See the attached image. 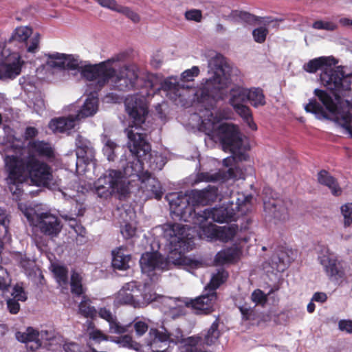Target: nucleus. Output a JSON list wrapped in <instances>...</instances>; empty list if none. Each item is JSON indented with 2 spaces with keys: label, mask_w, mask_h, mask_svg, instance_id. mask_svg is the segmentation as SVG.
I'll return each instance as SVG.
<instances>
[{
  "label": "nucleus",
  "mask_w": 352,
  "mask_h": 352,
  "mask_svg": "<svg viewBox=\"0 0 352 352\" xmlns=\"http://www.w3.org/2000/svg\"><path fill=\"white\" fill-rule=\"evenodd\" d=\"M208 68V77L202 79L200 87L196 91L179 84L176 78L169 77L162 80L157 74H148L146 77L144 86L153 91L152 93L146 92V95H153L155 91L162 89L167 91L172 100L185 105L189 100L186 94L191 91L193 100L206 109L200 129L212 138H218L224 149L229 150L234 155L223 160V164L228 167L232 166L236 160H246V155L240 151L243 144V138L235 125L221 123L222 120L229 118V111L226 109L215 110L214 107L217 101L223 98V91L230 85L231 76L234 72H236V69H234L219 54L209 59Z\"/></svg>",
  "instance_id": "obj_1"
},
{
  "label": "nucleus",
  "mask_w": 352,
  "mask_h": 352,
  "mask_svg": "<svg viewBox=\"0 0 352 352\" xmlns=\"http://www.w3.org/2000/svg\"><path fill=\"white\" fill-rule=\"evenodd\" d=\"M125 107L129 116L133 119V124L126 130L129 138L128 147L134 159L124 167L126 177L135 175L141 181L140 188L146 192V197L154 196L160 199L162 195L161 184L155 178L146 171H143V164L140 158L148 157L151 168L161 170L163 164L156 162L160 156H153L151 153V148L146 140V134L142 133V124L144 123L148 113L147 102L144 94L131 96L125 100Z\"/></svg>",
  "instance_id": "obj_2"
},
{
  "label": "nucleus",
  "mask_w": 352,
  "mask_h": 352,
  "mask_svg": "<svg viewBox=\"0 0 352 352\" xmlns=\"http://www.w3.org/2000/svg\"><path fill=\"white\" fill-rule=\"evenodd\" d=\"M163 237L168 245L169 253L166 259L157 253L143 254L140 264L142 272L151 276L155 270H168L170 265L200 268L204 266L201 260L186 257L184 253L192 249L194 245L189 236V228L180 223H167L162 227Z\"/></svg>",
  "instance_id": "obj_3"
},
{
  "label": "nucleus",
  "mask_w": 352,
  "mask_h": 352,
  "mask_svg": "<svg viewBox=\"0 0 352 352\" xmlns=\"http://www.w3.org/2000/svg\"><path fill=\"white\" fill-rule=\"evenodd\" d=\"M335 65L336 63L333 58L321 56L309 60L303 65V69L309 73H315L318 70H321L320 82L324 87L335 94V98L333 99L324 91L323 92L330 97L333 104L338 107V110H341L340 103L346 100H342L340 96L352 97V74L344 75L342 69L340 67H336ZM316 91H318V89H315L314 93L325 107L326 111L316 100H310L305 107V111L316 114L318 118H323L333 120L328 117L329 116V110L316 94ZM318 91H320V89H318Z\"/></svg>",
  "instance_id": "obj_4"
},
{
  "label": "nucleus",
  "mask_w": 352,
  "mask_h": 352,
  "mask_svg": "<svg viewBox=\"0 0 352 352\" xmlns=\"http://www.w3.org/2000/svg\"><path fill=\"white\" fill-rule=\"evenodd\" d=\"M5 162L8 173L7 182L10 185L22 184L30 177L38 186L56 189L60 186V179L54 177L51 168L34 155H30L25 158L18 155H7Z\"/></svg>",
  "instance_id": "obj_5"
},
{
  "label": "nucleus",
  "mask_w": 352,
  "mask_h": 352,
  "mask_svg": "<svg viewBox=\"0 0 352 352\" xmlns=\"http://www.w3.org/2000/svg\"><path fill=\"white\" fill-rule=\"evenodd\" d=\"M118 60V57H113L98 64H93L102 66V72L88 80L95 82L96 89H101L109 82H111L113 89L119 91H129L135 87L138 78L137 67L134 65H126L116 71L111 64Z\"/></svg>",
  "instance_id": "obj_6"
},
{
  "label": "nucleus",
  "mask_w": 352,
  "mask_h": 352,
  "mask_svg": "<svg viewBox=\"0 0 352 352\" xmlns=\"http://www.w3.org/2000/svg\"><path fill=\"white\" fill-rule=\"evenodd\" d=\"M252 197L237 193L231 197V200L223 206L211 209H205L199 214L201 221L211 219L219 223L235 221L239 215L248 213L252 209Z\"/></svg>",
  "instance_id": "obj_7"
},
{
  "label": "nucleus",
  "mask_w": 352,
  "mask_h": 352,
  "mask_svg": "<svg viewBox=\"0 0 352 352\" xmlns=\"http://www.w3.org/2000/svg\"><path fill=\"white\" fill-rule=\"evenodd\" d=\"M46 64L52 68L69 69L72 75L80 76L88 80L95 74L102 72L101 65H93L89 62L82 60L78 56L73 54H61L58 52L48 54Z\"/></svg>",
  "instance_id": "obj_8"
},
{
  "label": "nucleus",
  "mask_w": 352,
  "mask_h": 352,
  "mask_svg": "<svg viewBox=\"0 0 352 352\" xmlns=\"http://www.w3.org/2000/svg\"><path fill=\"white\" fill-rule=\"evenodd\" d=\"M124 173L110 169L94 184V192L101 198L107 199L113 193L124 194L128 188Z\"/></svg>",
  "instance_id": "obj_9"
},
{
  "label": "nucleus",
  "mask_w": 352,
  "mask_h": 352,
  "mask_svg": "<svg viewBox=\"0 0 352 352\" xmlns=\"http://www.w3.org/2000/svg\"><path fill=\"white\" fill-rule=\"evenodd\" d=\"M228 273L224 270H219L214 274L205 289L207 293L194 300H188L185 302L186 307L191 306L198 314H208L213 311L214 304L217 299L215 289L219 287L227 278Z\"/></svg>",
  "instance_id": "obj_10"
},
{
  "label": "nucleus",
  "mask_w": 352,
  "mask_h": 352,
  "mask_svg": "<svg viewBox=\"0 0 352 352\" xmlns=\"http://www.w3.org/2000/svg\"><path fill=\"white\" fill-rule=\"evenodd\" d=\"M316 94L329 110L328 117L352 135V104L349 100L342 102L340 106L341 110H338V107L324 92L318 90Z\"/></svg>",
  "instance_id": "obj_11"
},
{
  "label": "nucleus",
  "mask_w": 352,
  "mask_h": 352,
  "mask_svg": "<svg viewBox=\"0 0 352 352\" xmlns=\"http://www.w3.org/2000/svg\"><path fill=\"white\" fill-rule=\"evenodd\" d=\"M24 214L31 226L37 227L45 235L56 236L61 230L60 221L50 212L30 208L25 210Z\"/></svg>",
  "instance_id": "obj_12"
},
{
  "label": "nucleus",
  "mask_w": 352,
  "mask_h": 352,
  "mask_svg": "<svg viewBox=\"0 0 352 352\" xmlns=\"http://www.w3.org/2000/svg\"><path fill=\"white\" fill-rule=\"evenodd\" d=\"M318 261L322 266L327 276L333 280H338L344 276V270L337 255L327 247H322Z\"/></svg>",
  "instance_id": "obj_13"
},
{
  "label": "nucleus",
  "mask_w": 352,
  "mask_h": 352,
  "mask_svg": "<svg viewBox=\"0 0 352 352\" xmlns=\"http://www.w3.org/2000/svg\"><path fill=\"white\" fill-rule=\"evenodd\" d=\"M166 198L169 203L171 212L185 221H188V218L192 219L194 212H196L191 206L190 192L188 194L170 193Z\"/></svg>",
  "instance_id": "obj_14"
},
{
  "label": "nucleus",
  "mask_w": 352,
  "mask_h": 352,
  "mask_svg": "<svg viewBox=\"0 0 352 352\" xmlns=\"http://www.w3.org/2000/svg\"><path fill=\"white\" fill-rule=\"evenodd\" d=\"M141 294L142 290L138 287L136 282H130L125 284L118 292L116 302L119 305H130L134 307H140Z\"/></svg>",
  "instance_id": "obj_15"
},
{
  "label": "nucleus",
  "mask_w": 352,
  "mask_h": 352,
  "mask_svg": "<svg viewBox=\"0 0 352 352\" xmlns=\"http://www.w3.org/2000/svg\"><path fill=\"white\" fill-rule=\"evenodd\" d=\"M46 334V331H42L39 333L33 328L29 327L23 332H16V338L19 342L25 343L28 349L34 351L42 345L44 336Z\"/></svg>",
  "instance_id": "obj_16"
},
{
  "label": "nucleus",
  "mask_w": 352,
  "mask_h": 352,
  "mask_svg": "<svg viewBox=\"0 0 352 352\" xmlns=\"http://www.w3.org/2000/svg\"><path fill=\"white\" fill-rule=\"evenodd\" d=\"M76 157L78 160L76 162L77 167L80 162L88 164L94 160L96 152L90 141L82 135H78L76 138Z\"/></svg>",
  "instance_id": "obj_17"
},
{
  "label": "nucleus",
  "mask_w": 352,
  "mask_h": 352,
  "mask_svg": "<svg viewBox=\"0 0 352 352\" xmlns=\"http://www.w3.org/2000/svg\"><path fill=\"white\" fill-rule=\"evenodd\" d=\"M218 196V190L214 186H208L202 190H194L190 192L192 206L207 205L216 201Z\"/></svg>",
  "instance_id": "obj_18"
},
{
  "label": "nucleus",
  "mask_w": 352,
  "mask_h": 352,
  "mask_svg": "<svg viewBox=\"0 0 352 352\" xmlns=\"http://www.w3.org/2000/svg\"><path fill=\"white\" fill-rule=\"evenodd\" d=\"M199 214H201V212H194V216L192 218L193 223L198 225L199 227L198 231L199 238L206 239L208 241L216 239L219 226L212 224L211 222L208 223V220L201 221V218H199Z\"/></svg>",
  "instance_id": "obj_19"
},
{
  "label": "nucleus",
  "mask_w": 352,
  "mask_h": 352,
  "mask_svg": "<svg viewBox=\"0 0 352 352\" xmlns=\"http://www.w3.org/2000/svg\"><path fill=\"white\" fill-rule=\"evenodd\" d=\"M264 210L270 217L279 220H285L288 217L285 204L280 199L265 201Z\"/></svg>",
  "instance_id": "obj_20"
},
{
  "label": "nucleus",
  "mask_w": 352,
  "mask_h": 352,
  "mask_svg": "<svg viewBox=\"0 0 352 352\" xmlns=\"http://www.w3.org/2000/svg\"><path fill=\"white\" fill-rule=\"evenodd\" d=\"M78 122L76 116L60 117L52 120L49 124V127L54 132H67L74 129Z\"/></svg>",
  "instance_id": "obj_21"
},
{
  "label": "nucleus",
  "mask_w": 352,
  "mask_h": 352,
  "mask_svg": "<svg viewBox=\"0 0 352 352\" xmlns=\"http://www.w3.org/2000/svg\"><path fill=\"white\" fill-rule=\"evenodd\" d=\"M98 314L100 318L109 322L111 333L122 334L127 331L129 326L121 325L109 309L101 308L98 311Z\"/></svg>",
  "instance_id": "obj_22"
},
{
  "label": "nucleus",
  "mask_w": 352,
  "mask_h": 352,
  "mask_svg": "<svg viewBox=\"0 0 352 352\" xmlns=\"http://www.w3.org/2000/svg\"><path fill=\"white\" fill-rule=\"evenodd\" d=\"M112 265L114 268L120 270H125L129 267L131 261V256L126 252V249L123 247L118 248L113 251Z\"/></svg>",
  "instance_id": "obj_23"
},
{
  "label": "nucleus",
  "mask_w": 352,
  "mask_h": 352,
  "mask_svg": "<svg viewBox=\"0 0 352 352\" xmlns=\"http://www.w3.org/2000/svg\"><path fill=\"white\" fill-rule=\"evenodd\" d=\"M98 109V100L97 97L90 96L87 98L83 105L78 111L76 117L78 121L87 117L93 116Z\"/></svg>",
  "instance_id": "obj_24"
},
{
  "label": "nucleus",
  "mask_w": 352,
  "mask_h": 352,
  "mask_svg": "<svg viewBox=\"0 0 352 352\" xmlns=\"http://www.w3.org/2000/svg\"><path fill=\"white\" fill-rule=\"evenodd\" d=\"M34 34L33 30L29 26L17 27L6 42L5 47L8 48L7 47L15 42H18L22 45Z\"/></svg>",
  "instance_id": "obj_25"
},
{
  "label": "nucleus",
  "mask_w": 352,
  "mask_h": 352,
  "mask_svg": "<svg viewBox=\"0 0 352 352\" xmlns=\"http://www.w3.org/2000/svg\"><path fill=\"white\" fill-rule=\"evenodd\" d=\"M225 19L230 22L236 23L254 24L260 21V19L249 12L233 10L228 15L225 16Z\"/></svg>",
  "instance_id": "obj_26"
},
{
  "label": "nucleus",
  "mask_w": 352,
  "mask_h": 352,
  "mask_svg": "<svg viewBox=\"0 0 352 352\" xmlns=\"http://www.w3.org/2000/svg\"><path fill=\"white\" fill-rule=\"evenodd\" d=\"M30 151L33 154H36L40 157L52 158L54 157V151L52 146L47 142L39 140L30 142Z\"/></svg>",
  "instance_id": "obj_27"
},
{
  "label": "nucleus",
  "mask_w": 352,
  "mask_h": 352,
  "mask_svg": "<svg viewBox=\"0 0 352 352\" xmlns=\"http://www.w3.org/2000/svg\"><path fill=\"white\" fill-rule=\"evenodd\" d=\"M318 182L320 184L327 186L333 195L338 196L342 192L335 178L324 170H322L318 173Z\"/></svg>",
  "instance_id": "obj_28"
},
{
  "label": "nucleus",
  "mask_w": 352,
  "mask_h": 352,
  "mask_svg": "<svg viewBox=\"0 0 352 352\" xmlns=\"http://www.w3.org/2000/svg\"><path fill=\"white\" fill-rule=\"evenodd\" d=\"M248 89L235 87L230 90V104L232 107H235L248 101Z\"/></svg>",
  "instance_id": "obj_29"
},
{
  "label": "nucleus",
  "mask_w": 352,
  "mask_h": 352,
  "mask_svg": "<svg viewBox=\"0 0 352 352\" xmlns=\"http://www.w3.org/2000/svg\"><path fill=\"white\" fill-rule=\"evenodd\" d=\"M142 290L140 298H141V307L148 304L154 300H161L162 296L157 295L154 292V287L152 284L145 283L142 287H139Z\"/></svg>",
  "instance_id": "obj_30"
},
{
  "label": "nucleus",
  "mask_w": 352,
  "mask_h": 352,
  "mask_svg": "<svg viewBox=\"0 0 352 352\" xmlns=\"http://www.w3.org/2000/svg\"><path fill=\"white\" fill-rule=\"evenodd\" d=\"M110 341L116 343L120 347L127 348L139 351L141 345L134 341L129 335H124L119 337H112Z\"/></svg>",
  "instance_id": "obj_31"
},
{
  "label": "nucleus",
  "mask_w": 352,
  "mask_h": 352,
  "mask_svg": "<svg viewBox=\"0 0 352 352\" xmlns=\"http://www.w3.org/2000/svg\"><path fill=\"white\" fill-rule=\"evenodd\" d=\"M239 256V251L235 248H228L218 252L215 256L217 263L222 265L234 262Z\"/></svg>",
  "instance_id": "obj_32"
},
{
  "label": "nucleus",
  "mask_w": 352,
  "mask_h": 352,
  "mask_svg": "<svg viewBox=\"0 0 352 352\" xmlns=\"http://www.w3.org/2000/svg\"><path fill=\"white\" fill-rule=\"evenodd\" d=\"M116 212L120 219V225L129 222H135L136 214L133 208L130 206H122L118 208Z\"/></svg>",
  "instance_id": "obj_33"
},
{
  "label": "nucleus",
  "mask_w": 352,
  "mask_h": 352,
  "mask_svg": "<svg viewBox=\"0 0 352 352\" xmlns=\"http://www.w3.org/2000/svg\"><path fill=\"white\" fill-rule=\"evenodd\" d=\"M237 230V226L234 224L229 226H219L216 239L227 242L234 237Z\"/></svg>",
  "instance_id": "obj_34"
},
{
  "label": "nucleus",
  "mask_w": 352,
  "mask_h": 352,
  "mask_svg": "<svg viewBox=\"0 0 352 352\" xmlns=\"http://www.w3.org/2000/svg\"><path fill=\"white\" fill-rule=\"evenodd\" d=\"M41 35L36 32L32 34L22 46L25 47V51L28 54L34 55L40 49Z\"/></svg>",
  "instance_id": "obj_35"
},
{
  "label": "nucleus",
  "mask_w": 352,
  "mask_h": 352,
  "mask_svg": "<svg viewBox=\"0 0 352 352\" xmlns=\"http://www.w3.org/2000/svg\"><path fill=\"white\" fill-rule=\"evenodd\" d=\"M248 100L250 101L254 107L265 105V100L263 90L259 88L248 89Z\"/></svg>",
  "instance_id": "obj_36"
},
{
  "label": "nucleus",
  "mask_w": 352,
  "mask_h": 352,
  "mask_svg": "<svg viewBox=\"0 0 352 352\" xmlns=\"http://www.w3.org/2000/svg\"><path fill=\"white\" fill-rule=\"evenodd\" d=\"M218 328L219 319H216L205 335L204 341L206 344L212 345L217 341L220 336V331Z\"/></svg>",
  "instance_id": "obj_37"
},
{
  "label": "nucleus",
  "mask_w": 352,
  "mask_h": 352,
  "mask_svg": "<svg viewBox=\"0 0 352 352\" xmlns=\"http://www.w3.org/2000/svg\"><path fill=\"white\" fill-rule=\"evenodd\" d=\"M235 111L243 119L245 120L250 127L252 129H256V124L252 122V114L250 112V108L243 104H239L235 107H232Z\"/></svg>",
  "instance_id": "obj_38"
},
{
  "label": "nucleus",
  "mask_w": 352,
  "mask_h": 352,
  "mask_svg": "<svg viewBox=\"0 0 352 352\" xmlns=\"http://www.w3.org/2000/svg\"><path fill=\"white\" fill-rule=\"evenodd\" d=\"M71 288L72 292L76 295H80L83 293L82 277L76 272H73L72 274Z\"/></svg>",
  "instance_id": "obj_39"
},
{
  "label": "nucleus",
  "mask_w": 352,
  "mask_h": 352,
  "mask_svg": "<svg viewBox=\"0 0 352 352\" xmlns=\"http://www.w3.org/2000/svg\"><path fill=\"white\" fill-rule=\"evenodd\" d=\"M117 144L112 140L107 139L104 141L103 153L109 161H113L116 157Z\"/></svg>",
  "instance_id": "obj_40"
},
{
  "label": "nucleus",
  "mask_w": 352,
  "mask_h": 352,
  "mask_svg": "<svg viewBox=\"0 0 352 352\" xmlns=\"http://www.w3.org/2000/svg\"><path fill=\"white\" fill-rule=\"evenodd\" d=\"M221 178V175L219 173H210L208 172H203L197 175L193 184H197L201 182H214L219 180Z\"/></svg>",
  "instance_id": "obj_41"
},
{
  "label": "nucleus",
  "mask_w": 352,
  "mask_h": 352,
  "mask_svg": "<svg viewBox=\"0 0 352 352\" xmlns=\"http://www.w3.org/2000/svg\"><path fill=\"white\" fill-rule=\"evenodd\" d=\"M53 272L58 284L62 286L67 283V271L62 266L56 265L53 267Z\"/></svg>",
  "instance_id": "obj_42"
},
{
  "label": "nucleus",
  "mask_w": 352,
  "mask_h": 352,
  "mask_svg": "<svg viewBox=\"0 0 352 352\" xmlns=\"http://www.w3.org/2000/svg\"><path fill=\"white\" fill-rule=\"evenodd\" d=\"M272 267L276 269L278 272H283L290 263L289 259L285 260L280 255H274L272 258Z\"/></svg>",
  "instance_id": "obj_43"
},
{
  "label": "nucleus",
  "mask_w": 352,
  "mask_h": 352,
  "mask_svg": "<svg viewBox=\"0 0 352 352\" xmlns=\"http://www.w3.org/2000/svg\"><path fill=\"white\" fill-rule=\"evenodd\" d=\"M186 300H182L179 298H173L165 296L161 297L162 302L170 309H176L177 308L182 307L183 305H185V302Z\"/></svg>",
  "instance_id": "obj_44"
},
{
  "label": "nucleus",
  "mask_w": 352,
  "mask_h": 352,
  "mask_svg": "<svg viewBox=\"0 0 352 352\" xmlns=\"http://www.w3.org/2000/svg\"><path fill=\"white\" fill-rule=\"evenodd\" d=\"M199 68L197 66H193L190 69H186L182 73L181 80L183 82L192 81L194 78L199 76Z\"/></svg>",
  "instance_id": "obj_45"
},
{
  "label": "nucleus",
  "mask_w": 352,
  "mask_h": 352,
  "mask_svg": "<svg viewBox=\"0 0 352 352\" xmlns=\"http://www.w3.org/2000/svg\"><path fill=\"white\" fill-rule=\"evenodd\" d=\"M79 312L85 317L93 318L96 314V310L90 306L87 300H83L79 305Z\"/></svg>",
  "instance_id": "obj_46"
},
{
  "label": "nucleus",
  "mask_w": 352,
  "mask_h": 352,
  "mask_svg": "<svg viewBox=\"0 0 352 352\" xmlns=\"http://www.w3.org/2000/svg\"><path fill=\"white\" fill-rule=\"evenodd\" d=\"M268 32V29L265 27H259L254 29L252 31V36L254 41L258 43H264Z\"/></svg>",
  "instance_id": "obj_47"
},
{
  "label": "nucleus",
  "mask_w": 352,
  "mask_h": 352,
  "mask_svg": "<svg viewBox=\"0 0 352 352\" xmlns=\"http://www.w3.org/2000/svg\"><path fill=\"white\" fill-rule=\"evenodd\" d=\"M121 227V233L124 237L129 239L133 237L135 234L136 228L134 222L122 224Z\"/></svg>",
  "instance_id": "obj_48"
},
{
  "label": "nucleus",
  "mask_w": 352,
  "mask_h": 352,
  "mask_svg": "<svg viewBox=\"0 0 352 352\" xmlns=\"http://www.w3.org/2000/svg\"><path fill=\"white\" fill-rule=\"evenodd\" d=\"M341 212L344 219V225L349 226L352 223V204H346L341 207Z\"/></svg>",
  "instance_id": "obj_49"
},
{
  "label": "nucleus",
  "mask_w": 352,
  "mask_h": 352,
  "mask_svg": "<svg viewBox=\"0 0 352 352\" xmlns=\"http://www.w3.org/2000/svg\"><path fill=\"white\" fill-rule=\"evenodd\" d=\"M102 7L120 13L122 8L121 5L118 4L116 0H96Z\"/></svg>",
  "instance_id": "obj_50"
},
{
  "label": "nucleus",
  "mask_w": 352,
  "mask_h": 352,
  "mask_svg": "<svg viewBox=\"0 0 352 352\" xmlns=\"http://www.w3.org/2000/svg\"><path fill=\"white\" fill-rule=\"evenodd\" d=\"M120 13L126 16L133 23H138L140 21V15L129 7L122 6L121 10H120Z\"/></svg>",
  "instance_id": "obj_51"
},
{
  "label": "nucleus",
  "mask_w": 352,
  "mask_h": 352,
  "mask_svg": "<svg viewBox=\"0 0 352 352\" xmlns=\"http://www.w3.org/2000/svg\"><path fill=\"white\" fill-rule=\"evenodd\" d=\"M312 27L317 30H325L328 31H333L337 28V25L330 21H315Z\"/></svg>",
  "instance_id": "obj_52"
},
{
  "label": "nucleus",
  "mask_w": 352,
  "mask_h": 352,
  "mask_svg": "<svg viewBox=\"0 0 352 352\" xmlns=\"http://www.w3.org/2000/svg\"><path fill=\"white\" fill-rule=\"evenodd\" d=\"M10 284V280L6 270L0 266V291L7 289Z\"/></svg>",
  "instance_id": "obj_53"
},
{
  "label": "nucleus",
  "mask_w": 352,
  "mask_h": 352,
  "mask_svg": "<svg viewBox=\"0 0 352 352\" xmlns=\"http://www.w3.org/2000/svg\"><path fill=\"white\" fill-rule=\"evenodd\" d=\"M11 295V298L17 301L24 302L27 300V296L23 289L18 285L13 288Z\"/></svg>",
  "instance_id": "obj_54"
},
{
  "label": "nucleus",
  "mask_w": 352,
  "mask_h": 352,
  "mask_svg": "<svg viewBox=\"0 0 352 352\" xmlns=\"http://www.w3.org/2000/svg\"><path fill=\"white\" fill-rule=\"evenodd\" d=\"M251 298L256 305H263L267 301L266 295L260 289L255 290L252 294Z\"/></svg>",
  "instance_id": "obj_55"
},
{
  "label": "nucleus",
  "mask_w": 352,
  "mask_h": 352,
  "mask_svg": "<svg viewBox=\"0 0 352 352\" xmlns=\"http://www.w3.org/2000/svg\"><path fill=\"white\" fill-rule=\"evenodd\" d=\"M185 18L188 21L200 22L202 19L201 12L199 10H190L185 12Z\"/></svg>",
  "instance_id": "obj_56"
},
{
  "label": "nucleus",
  "mask_w": 352,
  "mask_h": 352,
  "mask_svg": "<svg viewBox=\"0 0 352 352\" xmlns=\"http://www.w3.org/2000/svg\"><path fill=\"white\" fill-rule=\"evenodd\" d=\"M338 329L347 333H352V320H340L338 322Z\"/></svg>",
  "instance_id": "obj_57"
},
{
  "label": "nucleus",
  "mask_w": 352,
  "mask_h": 352,
  "mask_svg": "<svg viewBox=\"0 0 352 352\" xmlns=\"http://www.w3.org/2000/svg\"><path fill=\"white\" fill-rule=\"evenodd\" d=\"M148 324L142 321H138L134 324V329L138 336H143L148 331Z\"/></svg>",
  "instance_id": "obj_58"
},
{
  "label": "nucleus",
  "mask_w": 352,
  "mask_h": 352,
  "mask_svg": "<svg viewBox=\"0 0 352 352\" xmlns=\"http://www.w3.org/2000/svg\"><path fill=\"white\" fill-rule=\"evenodd\" d=\"M89 338L93 340L100 342L102 340H107L108 338L101 331L95 329L89 332Z\"/></svg>",
  "instance_id": "obj_59"
},
{
  "label": "nucleus",
  "mask_w": 352,
  "mask_h": 352,
  "mask_svg": "<svg viewBox=\"0 0 352 352\" xmlns=\"http://www.w3.org/2000/svg\"><path fill=\"white\" fill-rule=\"evenodd\" d=\"M228 177L230 178H234L235 179H245L244 173H243L242 170L238 166L229 168Z\"/></svg>",
  "instance_id": "obj_60"
},
{
  "label": "nucleus",
  "mask_w": 352,
  "mask_h": 352,
  "mask_svg": "<svg viewBox=\"0 0 352 352\" xmlns=\"http://www.w3.org/2000/svg\"><path fill=\"white\" fill-rule=\"evenodd\" d=\"M7 305L9 311L12 314H17L20 309L19 301L15 300V299L9 298L7 300Z\"/></svg>",
  "instance_id": "obj_61"
},
{
  "label": "nucleus",
  "mask_w": 352,
  "mask_h": 352,
  "mask_svg": "<svg viewBox=\"0 0 352 352\" xmlns=\"http://www.w3.org/2000/svg\"><path fill=\"white\" fill-rule=\"evenodd\" d=\"M38 134V131L34 127L28 126L26 128L25 133H24V138L26 140L32 139L34 137H36Z\"/></svg>",
  "instance_id": "obj_62"
},
{
  "label": "nucleus",
  "mask_w": 352,
  "mask_h": 352,
  "mask_svg": "<svg viewBox=\"0 0 352 352\" xmlns=\"http://www.w3.org/2000/svg\"><path fill=\"white\" fill-rule=\"evenodd\" d=\"M240 311L243 315V318L246 320L250 319V318L253 315V309L250 307L242 306L239 307Z\"/></svg>",
  "instance_id": "obj_63"
},
{
  "label": "nucleus",
  "mask_w": 352,
  "mask_h": 352,
  "mask_svg": "<svg viewBox=\"0 0 352 352\" xmlns=\"http://www.w3.org/2000/svg\"><path fill=\"white\" fill-rule=\"evenodd\" d=\"M327 296L325 293L323 292H316L314 294L312 297V301L324 302L327 300Z\"/></svg>",
  "instance_id": "obj_64"
}]
</instances>
